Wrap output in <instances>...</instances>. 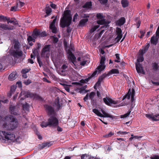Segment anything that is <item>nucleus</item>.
Listing matches in <instances>:
<instances>
[{
	"mask_svg": "<svg viewBox=\"0 0 159 159\" xmlns=\"http://www.w3.org/2000/svg\"><path fill=\"white\" fill-rule=\"evenodd\" d=\"M99 27V25H97L95 26L94 27L92 28L90 30V32L91 33H93L94 31L97 29Z\"/></svg>",
	"mask_w": 159,
	"mask_h": 159,
	"instance_id": "a18cd8bd",
	"label": "nucleus"
},
{
	"mask_svg": "<svg viewBox=\"0 0 159 159\" xmlns=\"http://www.w3.org/2000/svg\"><path fill=\"white\" fill-rule=\"evenodd\" d=\"M128 133V132H127L125 131L123 132L121 131H120L117 133V134L118 135L120 136L121 137H122V136H120L121 135H125Z\"/></svg>",
	"mask_w": 159,
	"mask_h": 159,
	"instance_id": "a19ab883",
	"label": "nucleus"
},
{
	"mask_svg": "<svg viewBox=\"0 0 159 159\" xmlns=\"http://www.w3.org/2000/svg\"><path fill=\"white\" fill-rule=\"evenodd\" d=\"M52 144L53 142L52 141L43 143L39 145L38 148L39 149L41 150L45 147H49Z\"/></svg>",
	"mask_w": 159,
	"mask_h": 159,
	"instance_id": "412c9836",
	"label": "nucleus"
},
{
	"mask_svg": "<svg viewBox=\"0 0 159 159\" xmlns=\"http://www.w3.org/2000/svg\"><path fill=\"white\" fill-rule=\"evenodd\" d=\"M152 83L155 85H159V82H154L153 81H152Z\"/></svg>",
	"mask_w": 159,
	"mask_h": 159,
	"instance_id": "680f3d73",
	"label": "nucleus"
},
{
	"mask_svg": "<svg viewBox=\"0 0 159 159\" xmlns=\"http://www.w3.org/2000/svg\"><path fill=\"white\" fill-rule=\"evenodd\" d=\"M141 23V21L140 20H138L137 23V28H139L140 26V24Z\"/></svg>",
	"mask_w": 159,
	"mask_h": 159,
	"instance_id": "69168bd1",
	"label": "nucleus"
},
{
	"mask_svg": "<svg viewBox=\"0 0 159 159\" xmlns=\"http://www.w3.org/2000/svg\"><path fill=\"white\" fill-rule=\"evenodd\" d=\"M53 92L56 94V96H57L58 95V93L60 92V91L56 88H55L53 89Z\"/></svg>",
	"mask_w": 159,
	"mask_h": 159,
	"instance_id": "37998d69",
	"label": "nucleus"
},
{
	"mask_svg": "<svg viewBox=\"0 0 159 159\" xmlns=\"http://www.w3.org/2000/svg\"><path fill=\"white\" fill-rule=\"evenodd\" d=\"M125 22V19L124 17H121L117 22V24L119 25H123Z\"/></svg>",
	"mask_w": 159,
	"mask_h": 159,
	"instance_id": "7c9ffc66",
	"label": "nucleus"
},
{
	"mask_svg": "<svg viewBox=\"0 0 159 159\" xmlns=\"http://www.w3.org/2000/svg\"><path fill=\"white\" fill-rule=\"evenodd\" d=\"M116 32L117 36L115 40L117 42H118L122 37V31L120 28H117L116 29Z\"/></svg>",
	"mask_w": 159,
	"mask_h": 159,
	"instance_id": "b1692460",
	"label": "nucleus"
},
{
	"mask_svg": "<svg viewBox=\"0 0 159 159\" xmlns=\"http://www.w3.org/2000/svg\"><path fill=\"white\" fill-rule=\"evenodd\" d=\"M67 48H66L67 54H68V58L69 60L71 62V65L75 69L78 68L79 65L77 64L76 61V58L75 56L72 54V51L74 50L73 48L70 46V48L67 51Z\"/></svg>",
	"mask_w": 159,
	"mask_h": 159,
	"instance_id": "39448f33",
	"label": "nucleus"
},
{
	"mask_svg": "<svg viewBox=\"0 0 159 159\" xmlns=\"http://www.w3.org/2000/svg\"><path fill=\"white\" fill-rule=\"evenodd\" d=\"M72 20V17L68 10L64 12V16L61 19L60 25L62 28L68 26L70 24Z\"/></svg>",
	"mask_w": 159,
	"mask_h": 159,
	"instance_id": "f03ea898",
	"label": "nucleus"
},
{
	"mask_svg": "<svg viewBox=\"0 0 159 159\" xmlns=\"http://www.w3.org/2000/svg\"><path fill=\"white\" fill-rule=\"evenodd\" d=\"M88 20V19L87 18H85L82 19L80 21L79 25L80 26H84Z\"/></svg>",
	"mask_w": 159,
	"mask_h": 159,
	"instance_id": "2f4dec72",
	"label": "nucleus"
},
{
	"mask_svg": "<svg viewBox=\"0 0 159 159\" xmlns=\"http://www.w3.org/2000/svg\"><path fill=\"white\" fill-rule=\"evenodd\" d=\"M7 22V23H12L14 25H16L18 24V22L15 18H12L10 19L9 17L4 16L3 15H0V22Z\"/></svg>",
	"mask_w": 159,
	"mask_h": 159,
	"instance_id": "6e6552de",
	"label": "nucleus"
},
{
	"mask_svg": "<svg viewBox=\"0 0 159 159\" xmlns=\"http://www.w3.org/2000/svg\"><path fill=\"white\" fill-rule=\"evenodd\" d=\"M105 77V76L104 75H103L101 76L99 78L98 80L97 83V84H99L102 81L103 79Z\"/></svg>",
	"mask_w": 159,
	"mask_h": 159,
	"instance_id": "79ce46f5",
	"label": "nucleus"
},
{
	"mask_svg": "<svg viewBox=\"0 0 159 159\" xmlns=\"http://www.w3.org/2000/svg\"><path fill=\"white\" fill-rule=\"evenodd\" d=\"M96 93L94 92H92L89 94L87 93L86 96L84 98V100L86 101L89 98L91 99L92 101H94V97L95 96Z\"/></svg>",
	"mask_w": 159,
	"mask_h": 159,
	"instance_id": "a211bd4d",
	"label": "nucleus"
},
{
	"mask_svg": "<svg viewBox=\"0 0 159 159\" xmlns=\"http://www.w3.org/2000/svg\"><path fill=\"white\" fill-rule=\"evenodd\" d=\"M19 9L17 8V7L14 6L11 8V10L12 11H16L18 10Z\"/></svg>",
	"mask_w": 159,
	"mask_h": 159,
	"instance_id": "3c124183",
	"label": "nucleus"
},
{
	"mask_svg": "<svg viewBox=\"0 0 159 159\" xmlns=\"http://www.w3.org/2000/svg\"><path fill=\"white\" fill-rule=\"evenodd\" d=\"M100 1L101 3L105 4L107 2V0H100Z\"/></svg>",
	"mask_w": 159,
	"mask_h": 159,
	"instance_id": "4d7b16f0",
	"label": "nucleus"
},
{
	"mask_svg": "<svg viewBox=\"0 0 159 159\" xmlns=\"http://www.w3.org/2000/svg\"><path fill=\"white\" fill-rule=\"evenodd\" d=\"M1 125L3 128L7 130H12L18 127V122L14 116L9 115L4 117Z\"/></svg>",
	"mask_w": 159,
	"mask_h": 159,
	"instance_id": "f257e3e1",
	"label": "nucleus"
},
{
	"mask_svg": "<svg viewBox=\"0 0 159 159\" xmlns=\"http://www.w3.org/2000/svg\"><path fill=\"white\" fill-rule=\"evenodd\" d=\"M152 159H159V157L158 156H155L152 158Z\"/></svg>",
	"mask_w": 159,
	"mask_h": 159,
	"instance_id": "774afa93",
	"label": "nucleus"
},
{
	"mask_svg": "<svg viewBox=\"0 0 159 159\" xmlns=\"http://www.w3.org/2000/svg\"><path fill=\"white\" fill-rule=\"evenodd\" d=\"M136 68L137 72L139 74H145L142 65L140 63H136Z\"/></svg>",
	"mask_w": 159,
	"mask_h": 159,
	"instance_id": "4be33fe9",
	"label": "nucleus"
},
{
	"mask_svg": "<svg viewBox=\"0 0 159 159\" xmlns=\"http://www.w3.org/2000/svg\"><path fill=\"white\" fill-rule=\"evenodd\" d=\"M22 106V113L23 115L24 116H25V115L24 114V112L27 113L29 112L30 105L27 103H25V104L23 105Z\"/></svg>",
	"mask_w": 159,
	"mask_h": 159,
	"instance_id": "393cba45",
	"label": "nucleus"
},
{
	"mask_svg": "<svg viewBox=\"0 0 159 159\" xmlns=\"http://www.w3.org/2000/svg\"><path fill=\"white\" fill-rule=\"evenodd\" d=\"M17 77V75L16 72H13L11 73L8 76V78L10 80H14Z\"/></svg>",
	"mask_w": 159,
	"mask_h": 159,
	"instance_id": "bb28decb",
	"label": "nucleus"
},
{
	"mask_svg": "<svg viewBox=\"0 0 159 159\" xmlns=\"http://www.w3.org/2000/svg\"><path fill=\"white\" fill-rule=\"evenodd\" d=\"M97 17L98 19H99L97 22L98 25H103L106 23L105 20L102 14L100 13L97 14Z\"/></svg>",
	"mask_w": 159,
	"mask_h": 159,
	"instance_id": "dca6fc26",
	"label": "nucleus"
},
{
	"mask_svg": "<svg viewBox=\"0 0 159 159\" xmlns=\"http://www.w3.org/2000/svg\"><path fill=\"white\" fill-rule=\"evenodd\" d=\"M49 126L53 128L56 127L58 125L59 121L58 119L55 116H51L48 119Z\"/></svg>",
	"mask_w": 159,
	"mask_h": 159,
	"instance_id": "9d476101",
	"label": "nucleus"
},
{
	"mask_svg": "<svg viewBox=\"0 0 159 159\" xmlns=\"http://www.w3.org/2000/svg\"><path fill=\"white\" fill-rule=\"evenodd\" d=\"M116 59L115 60V61L117 62H120V59L119 56V54H116Z\"/></svg>",
	"mask_w": 159,
	"mask_h": 159,
	"instance_id": "49530a36",
	"label": "nucleus"
},
{
	"mask_svg": "<svg viewBox=\"0 0 159 159\" xmlns=\"http://www.w3.org/2000/svg\"><path fill=\"white\" fill-rule=\"evenodd\" d=\"M61 84L63 85L64 89L67 92H70V86L63 84Z\"/></svg>",
	"mask_w": 159,
	"mask_h": 159,
	"instance_id": "4c0bfd02",
	"label": "nucleus"
},
{
	"mask_svg": "<svg viewBox=\"0 0 159 159\" xmlns=\"http://www.w3.org/2000/svg\"><path fill=\"white\" fill-rule=\"evenodd\" d=\"M134 95L135 91L134 89H132L131 90L129 89L127 93L123 98V100H124L125 98H127L128 100H129L130 99L131 96V102H133L134 100Z\"/></svg>",
	"mask_w": 159,
	"mask_h": 159,
	"instance_id": "ddd939ff",
	"label": "nucleus"
},
{
	"mask_svg": "<svg viewBox=\"0 0 159 159\" xmlns=\"http://www.w3.org/2000/svg\"><path fill=\"white\" fill-rule=\"evenodd\" d=\"M81 58L80 57H79L78 58L77 60L78 61H81L80 63V65L82 66H84L86 64L87 61L86 60H84L83 61H82L81 60Z\"/></svg>",
	"mask_w": 159,
	"mask_h": 159,
	"instance_id": "ea45409f",
	"label": "nucleus"
},
{
	"mask_svg": "<svg viewBox=\"0 0 159 159\" xmlns=\"http://www.w3.org/2000/svg\"><path fill=\"white\" fill-rule=\"evenodd\" d=\"M9 111L11 114L16 115L19 114L18 107L11 106L9 107Z\"/></svg>",
	"mask_w": 159,
	"mask_h": 159,
	"instance_id": "f3484780",
	"label": "nucleus"
},
{
	"mask_svg": "<svg viewBox=\"0 0 159 159\" xmlns=\"http://www.w3.org/2000/svg\"><path fill=\"white\" fill-rule=\"evenodd\" d=\"M119 71L118 69H112L110 71L109 74H118L119 73Z\"/></svg>",
	"mask_w": 159,
	"mask_h": 159,
	"instance_id": "58836bf2",
	"label": "nucleus"
},
{
	"mask_svg": "<svg viewBox=\"0 0 159 159\" xmlns=\"http://www.w3.org/2000/svg\"><path fill=\"white\" fill-rule=\"evenodd\" d=\"M16 89V86L12 85L11 87V90L9 93L8 94V96L11 97L12 94L15 92Z\"/></svg>",
	"mask_w": 159,
	"mask_h": 159,
	"instance_id": "c85d7f7f",
	"label": "nucleus"
},
{
	"mask_svg": "<svg viewBox=\"0 0 159 159\" xmlns=\"http://www.w3.org/2000/svg\"><path fill=\"white\" fill-rule=\"evenodd\" d=\"M148 48L149 45H148L146 46L143 49L139 50V55L137 59V62L136 63H139V62H141L143 61V55L148 50Z\"/></svg>",
	"mask_w": 159,
	"mask_h": 159,
	"instance_id": "9b49d317",
	"label": "nucleus"
},
{
	"mask_svg": "<svg viewBox=\"0 0 159 159\" xmlns=\"http://www.w3.org/2000/svg\"><path fill=\"white\" fill-rule=\"evenodd\" d=\"M121 3L122 6L124 7H127L128 5V2L127 0H122Z\"/></svg>",
	"mask_w": 159,
	"mask_h": 159,
	"instance_id": "f704fd0d",
	"label": "nucleus"
},
{
	"mask_svg": "<svg viewBox=\"0 0 159 159\" xmlns=\"http://www.w3.org/2000/svg\"><path fill=\"white\" fill-rule=\"evenodd\" d=\"M43 81L44 82H46L47 83H50V81L48 80L46 78H43Z\"/></svg>",
	"mask_w": 159,
	"mask_h": 159,
	"instance_id": "338daca9",
	"label": "nucleus"
},
{
	"mask_svg": "<svg viewBox=\"0 0 159 159\" xmlns=\"http://www.w3.org/2000/svg\"><path fill=\"white\" fill-rule=\"evenodd\" d=\"M46 35V34L45 32H40V37H44Z\"/></svg>",
	"mask_w": 159,
	"mask_h": 159,
	"instance_id": "603ef678",
	"label": "nucleus"
},
{
	"mask_svg": "<svg viewBox=\"0 0 159 159\" xmlns=\"http://www.w3.org/2000/svg\"><path fill=\"white\" fill-rule=\"evenodd\" d=\"M78 16V15L77 13H76L75 15L73 17V21H74V22L76 20H77V19Z\"/></svg>",
	"mask_w": 159,
	"mask_h": 159,
	"instance_id": "6e6d98bb",
	"label": "nucleus"
},
{
	"mask_svg": "<svg viewBox=\"0 0 159 159\" xmlns=\"http://www.w3.org/2000/svg\"><path fill=\"white\" fill-rule=\"evenodd\" d=\"M41 127L42 128L46 127L49 126L48 121V122L43 121L40 124Z\"/></svg>",
	"mask_w": 159,
	"mask_h": 159,
	"instance_id": "72a5a7b5",
	"label": "nucleus"
},
{
	"mask_svg": "<svg viewBox=\"0 0 159 159\" xmlns=\"http://www.w3.org/2000/svg\"><path fill=\"white\" fill-rule=\"evenodd\" d=\"M92 3L91 2H88L83 6V7L86 9H89L91 8Z\"/></svg>",
	"mask_w": 159,
	"mask_h": 159,
	"instance_id": "473e14b6",
	"label": "nucleus"
},
{
	"mask_svg": "<svg viewBox=\"0 0 159 159\" xmlns=\"http://www.w3.org/2000/svg\"><path fill=\"white\" fill-rule=\"evenodd\" d=\"M24 5V2H22L20 1H19L17 3V8L18 7L20 8L22 7Z\"/></svg>",
	"mask_w": 159,
	"mask_h": 159,
	"instance_id": "c03bdc74",
	"label": "nucleus"
},
{
	"mask_svg": "<svg viewBox=\"0 0 159 159\" xmlns=\"http://www.w3.org/2000/svg\"><path fill=\"white\" fill-rule=\"evenodd\" d=\"M30 69H27V68L24 69H23L21 70V72L22 74H24V73L26 74L27 73H28V72H29L30 71Z\"/></svg>",
	"mask_w": 159,
	"mask_h": 159,
	"instance_id": "09e8293b",
	"label": "nucleus"
},
{
	"mask_svg": "<svg viewBox=\"0 0 159 159\" xmlns=\"http://www.w3.org/2000/svg\"><path fill=\"white\" fill-rule=\"evenodd\" d=\"M16 84L18 85L19 87H21L22 86L21 82L20 81L17 82Z\"/></svg>",
	"mask_w": 159,
	"mask_h": 159,
	"instance_id": "052dcab7",
	"label": "nucleus"
},
{
	"mask_svg": "<svg viewBox=\"0 0 159 159\" xmlns=\"http://www.w3.org/2000/svg\"><path fill=\"white\" fill-rule=\"evenodd\" d=\"M89 157V156H88L86 154H84L81 156V159H88Z\"/></svg>",
	"mask_w": 159,
	"mask_h": 159,
	"instance_id": "8fccbe9b",
	"label": "nucleus"
},
{
	"mask_svg": "<svg viewBox=\"0 0 159 159\" xmlns=\"http://www.w3.org/2000/svg\"><path fill=\"white\" fill-rule=\"evenodd\" d=\"M10 53L11 55L15 58H18L22 56V52L20 49V44L19 42L16 41L15 43L14 49L13 50H9Z\"/></svg>",
	"mask_w": 159,
	"mask_h": 159,
	"instance_id": "7ed1b4c3",
	"label": "nucleus"
},
{
	"mask_svg": "<svg viewBox=\"0 0 159 159\" xmlns=\"http://www.w3.org/2000/svg\"><path fill=\"white\" fill-rule=\"evenodd\" d=\"M104 102L107 105L111 106L118 103V101L112 99L109 97H106L103 99Z\"/></svg>",
	"mask_w": 159,
	"mask_h": 159,
	"instance_id": "4468645a",
	"label": "nucleus"
},
{
	"mask_svg": "<svg viewBox=\"0 0 159 159\" xmlns=\"http://www.w3.org/2000/svg\"><path fill=\"white\" fill-rule=\"evenodd\" d=\"M38 37H40V31L36 30H34L32 36H30L28 37L27 40L29 45L32 46L33 45L32 42H35V39Z\"/></svg>",
	"mask_w": 159,
	"mask_h": 159,
	"instance_id": "0eeeda50",
	"label": "nucleus"
},
{
	"mask_svg": "<svg viewBox=\"0 0 159 159\" xmlns=\"http://www.w3.org/2000/svg\"><path fill=\"white\" fill-rule=\"evenodd\" d=\"M22 95L24 96L23 97H21L20 100H23L24 99V97H26L27 98L30 97L34 98H35L36 95L30 92H28L27 93L25 91H22L20 94V97H21Z\"/></svg>",
	"mask_w": 159,
	"mask_h": 159,
	"instance_id": "2eb2a0df",
	"label": "nucleus"
},
{
	"mask_svg": "<svg viewBox=\"0 0 159 159\" xmlns=\"http://www.w3.org/2000/svg\"><path fill=\"white\" fill-rule=\"evenodd\" d=\"M31 83V80H25L24 81V83L26 85H28L29 84Z\"/></svg>",
	"mask_w": 159,
	"mask_h": 159,
	"instance_id": "864d4df0",
	"label": "nucleus"
},
{
	"mask_svg": "<svg viewBox=\"0 0 159 159\" xmlns=\"http://www.w3.org/2000/svg\"><path fill=\"white\" fill-rule=\"evenodd\" d=\"M105 60V57L104 56H101L100 61V64L98 66L96 70L92 75V77L95 76L97 74L100 73L105 69V66L104 65Z\"/></svg>",
	"mask_w": 159,
	"mask_h": 159,
	"instance_id": "423d86ee",
	"label": "nucleus"
},
{
	"mask_svg": "<svg viewBox=\"0 0 159 159\" xmlns=\"http://www.w3.org/2000/svg\"><path fill=\"white\" fill-rule=\"evenodd\" d=\"M159 39V35L156 34L155 36H153L151 38V43L154 45H156Z\"/></svg>",
	"mask_w": 159,
	"mask_h": 159,
	"instance_id": "a878e982",
	"label": "nucleus"
},
{
	"mask_svg": "<svg viewBox=\"0 0 159 159\" xmlns=\"http://www.w3.org/2000/svg\"><path fill=\"white\" fill-rule=\"evenodd\" d=\"M129 113L125 114L124 115L121 116V118H124V117H127L129 115Z\"/></svg>",
	"mask_w": 159,
	"mask_h": 159,
	"instance_id": "e2e57ef3",
	"label": "nucleus"
},
{
	"mask_svg": "<svg viewBox=\"0 0 159 159\" xmlns=\"http://www.w3.org/2000/svg\"><path fill=\"white\" fill-rule=\"evenodd\" d=\"M57 127V129L58 131H60V132H61L62 131V129L61 127H60L58 126Z\"/></svg>",
	"mask_w": 159,
	"mask_h": 159,
	"instance_id": "0e129e2a",
	"label": "nucleus"
},
{
	"mask_svg": "<svg viewBox=\"0 0 159 159\" xmlns=\"http://www.w3.org/2000/svg\"><path fill=\"white\" fill-rule=\"evenodd\" d=\"M93 111L98 116L101 117H106L112 118V116L106 113L103 109H101V111L103 114H102L98 109H94L93 110Z\"/></svg>",
	"mask_w": 159,
	"mask_h": 159,
	"instance_id": "f8f14e48",
	"label": "nucleus"
},
{
	"mask_svg": "<svg viewBox=\"0 0 159 159\" xmlns=\"http://www.w3.org/2000/svg\"><path fill=\"white\" fill-rule=\"evenodd\" d=\"M0 28L4 30H11L14 29V27L13 25H8L0 23Z\"/></svg>",
	"mask_w": 159,
	"mask_h": 159,
	"instance_id": "6ab92c4d",
	"label": "nucleus"
},
{
	"mask_svg": "<svg viewBox=\"0 0 159 159\" xmlns=\"http://www.w3.org/2000/svg\"><path fill=\"white\" fill-rule=\"evenodd\" d=\"M51 45H45L42 50L41 55L44 57H48L50 55Z\"/></svg>",
	"mask_w": 159,
	"mask_h": 159,
	"instance_id": "1a4fd4ad",
	"label": "nucleus"
},
{
	"mask_svg": "<svg viewBox=\"0 0 159 159\" xmlns=\"http://www.w3.org/2000/svg\"><path fill=\"white\" fill-rule=\"evenodd\" d=\"M97 95L99 99H101L102 98V97L101 96V94L98 91L97 92Z\"/></svg>",
	"mask_w": 159,
	"mask_h": 159,
	"instance_id": "13d9d810",
	"label": "nucleus"
},
{
	"mask_svg": "<svg viewBox=\"0 0 159 159\" xmlns=\"http://www.w3.org/2000/svg\"><path fill=\"white\" fill-rule=\"evenodd\" d=\"M146 117L152 120L157 121L159 120V115L146 114Z\"/></svg>",
	"mask_w": 159,
	"mask_h": 159,
	"instance_id": "5701e85b",
	"label": "nucleus"
},
{
	"mask_svg": "<svg viewBox=\"0 0 159 159\" xmlns=\"http://www.w3.org/2000/svg\"><path fill=\"white\" fill-rule=\"evenodd\" d=\"M114 134L113 132H111L109 133L108 134H106L104 136V137L106 138H109L111 137Z\"/></svg>",
	"mask_w": 159,
	"mask_h": 159,
	"instance_id": "de8ad7c7",
	"label": "nucleus"
},
{
	"mask_svg": "<svg viewBox=\"0 0 159 159\" xmlns=\"http://www.w3.org/2000/svg\"><path fill=\"white\" fill-rule=\"evenodd\" d=\"M67 66L65 64L63 65L61 67V70H66V69H67Z\"/></svg>",
	"mask_w": 159,
	"mask_h": 159,
	"instance_id": "5fc2aeb1",
	"label": "nucleus"
},
{
	"mask_svg": "<svg viewBox=\"0 0 159 159\" xmlns=\"http://www.w3.org/2000/svg\"><path fill=\"white\" fill-rule=\"evenodd\" d=\"M16 139L15 135L11 132L0 131V140H14Z\"/></svg>",
	"mask_w": 159,
	"mask_h": 159,
	"instance_id": "20e7f679",
	"label": "nucleus"
},
{
	"mask_svg": "<svg viewBox=\"0 0 159 159\" xmlns=\"http://www.w3.org/2000/svg\"><path fill=\"white\" fill-rule=\"evenodd\" d=\"M52 12V9L48 5H47L46 7V12L47 14L45 17L47 16L50 15Z\"/></svg>",
	"mask_w": 159,
	"mask_h": 159,
	"instance_id": "c756f323",
	"label": "nucleus"
},
{
	"mask_svg": "<svg viewBox=\"0 0 159 159\" xmlns=\"http://www.w3.org/2000/svg\"><path fill=\"white\" fill-rule=\"evenodd\" d=\"M152 67L153 70L154 71H156L158 69L159 66L156 63H154L152 64Z\"/></svg>",
	"mask_w": 159,
	"mask_h": 159,
	"instance_id": "c9c22d12",
	"label": "nucleus"
},
{
	"mask_svg": "<svg viewBox=\"0 0 159 159\" xmlns=\"http://www.w3.org/2000/svg\"><path fill=\"white\" fill-rule=\"evenodd\" d=\"M59 74L62 76H66L68 74V72L66 70H61L59 71Z\"/></svg>",
	"mask_w": 159,
	"mask_h": 159,
	"instance_id": "e433bc0d",
	"label": "nucleus"
},
{
	"mask_svg": "<svg viewBox=\"0 0 159 159\" xmlns=\"http://www.w3.org/2000/svg\"><path fill=\"white\" fill-rule=\"evenodd\" d=\"M56 18L54 19L53 21L51 23L50 25V28L53 33H56L58 30L57 28L55 26Z\"/></svg>",
	"mask_w": 159,
	"mask_h": 159,
	"instance_id": "aec40b11",
	"label": "nucleus"
},
{
	"mask_svg": "<svg viewBox=\"0 0 159 159\" xmlns=\"http://www.w3.org/2000/svg\"><path fill=\"white\" fill-rule=\"evenodd\" d=\"M44 107L49 114L51 115L53 113V109L52 107L48 105H46L44 106Z\"/></svg>",
	"mask_w": 159,
	"mask_h": 159,
	"instance_id": "cd10ccee",
	"label": "nucleus"
},
{
	"mask_svg": "<svg viewBox=\"0 0 159 159\" xmlns=\"http://www.w3.org/2000/svg\"><path fill=\"white\" fill-rule=\"evenodd\" d=\"M140 34H141V35L140 36V38H142L144 35L145 32L143 31H140Z\"/></svg>",
	"mask_w": 159,
	"mask_h": 159,
	"instance_id": "bf43d9fd",
	"label": "nucleus"
}]
</instances>
